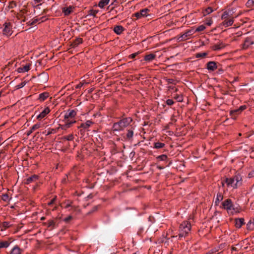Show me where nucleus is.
I'll use <instances>...</instances> for the list:
<instances>
[{
  "instance_id": "20e7f679",
  "label": "nucleus",
  "mask_w": 254,
  "mask_h": 254,
  "mask_svg": "<svg viewBox=\"0 0 254 254\" xmlns=\"http://www.w3.org/2000/svg\"><path fill=\"white\" fill-rule=\"evenodd\" d=\"M191 228L190 224L187 222H183L180 226L179 228V237H185L190 231Z\"/></svg>"
},
{
  "instance_id": "423d86ee",
  "label": "nucleus",
  "mask_w": 254,
  "mask_h": 254,
  "mask_svg": "<svg viewBox=\"0 0 254 254\" xmlns=\"http://www.w3.org/2000/svg\"><path fill=\"white\" fill-rule=\"evenodd\" d=\"M150 10L148 8H144L140 10L139 11L133 14L132 16H135L136 19H139L142 17H146L149 15Z\"/></svg>"
},
{
  "instance_id": "412c9836",
  "label": "nucleus",
  "mask_w": 254,
  "mask_h": 254,
  "mask_svg": "<svg viewBox=\"0 0 254 254\" xmlns=\"http://www.w3.org/2000/svg\"><path fill=\"white\" fill-rule=\"evenodd\" d=\"M49 97V93L47 92H44L39 95V100L41 102L45 100Z\"/></svg>"
},
{
  "instance_id": "a211bd4d",
  "label": "nucleus",
  "mask_w": 254,
  "mask_h": 254,
  "mask_svg": "<svg viewBox=\"0 0 254 254\" xmlns=\"http://www.w3.org/2000/svg\"><path fill=\"white\" fill-rule=\"evenodd\" d=\"M234 22V20L233 18H231L229 19H225L224 20L223 22V24L225 27H229L231 26Z\"/></svg>"
},
{
  "instance_id": "ddd939ff",
  "label": "nucleus",
  "mask_w": 254,
  "mask_h": 254,
  "mask_svg": "<svg viewBox=\"0 0 254 254\" xmlns=\"http://www.w3.org/2000/svg\"><path fill=\"white\" fill-rule=\"evenodd\" d=\"M38 179V176L36 175H34L31 177H28L25 180V184H29L31 183L34 182Z\"/></svg>"
},
{
  "instance_id": "5701e85b",
  "label": "nucleus",
  "mask_w": 254,
  "mask_h": 254,
  "mask_svg": "<svg viewBox=\"0 0 254 254\" xmlns=\"http://www.w3.org/2000/svg\"><path fill=\"white\" fill-rule=\"evenodd\" d=\"M73 9V7L72 6H69L67 7H64L63 8V12L64 13V15H67L71 13Z\"/></svg>"
},
{
  "instance_id": "e433bc0d",
  "label": "nucleus",
  "mask_w": 254,
  "mask_h": 254,
  "mask_svg": "<svg viewBox=\"0 0 254 254\" xmlns=\"http://www.w3.org/2000/svg\"><path fill=\"white\" fill-rule=\"evenodd\" d=\"M17 5L16 3L14 1H11L9 2V6L10 8H13Z\"/></svg>"
},
{
  "instance_id": "cd10ccee",
  "label": "nucleus",
  "mask_w": 254,
  "mask_h": 254,
  "mask_svg": "<svg viewBox=\"0 0 254 254\" xmlns=\"http://www.w3.org/2000/svg\"><path fill=\"white\" fill-rule=\"evenodd\" d=\"M165 146V144L163 143L157 142L154 143V148L157 149L162 148Z\"/></svg>"
},
{
  "instance_id": "c9c22d12",
  "label": "nucleus",
  "mask_w": 254,
  "mask_h": 254,
  "mask_svg": "<svg viewBox=\"0 0 254 254\" xmlns=\"http://www.w3.org/2000/svg\"><path fill=\"white\" fill-rule=\"evenodd\" d=\"M1 199L5 201H7L9 200V196L7 194L4 193L2 194L1 196Z\"/></svg>"
},
{
  "instance_id": "4be33fe9",
  "label": "nucleus",
  "mask_w": 254,
  "mask_h": 254,
  "mask_svg": "<svg viewBox=\"0 0 254 254\" xmlns=\"http://www.w3.org/2000/svg\"><path fill=\"white\" fill-rule=\"evenodd\" d=\"M244 219L238 218L235 220V225L237 228H240L244 224Z\"/></svg>"
},
{
  "instance_id": "f257e3e1",
  "label": "nucleus",
  "mask_w": 254,
  "mask_h": 254,
  "mask_svg": "<svg viewBox=\"0 0 254 254\" xmlns=\"http://www.w3.org/2000/svg\"><path fill=\"white\" fill-rule=\"evenodd\" d=\"M76 115V112L73 110H68L64 115V119L63 121L64 122V125L61 127L62 129H66L71 127L72 124L76 123V120L74 118Z\"/></svg>"
},
{
  "instance_id": "5fc2aeb1",
  "label": "nucleus",
  "mask_w": 254,
  "mask_h": 254,
  "mask_svg": "<svg viewBox=\"0 0 254 254\" xmlns=\"http://www.w3.org/2000/svg\"><path fill=\"white\" fill-rule=\"evenodd\" d=\"M33 131V130H32V128H31L30 130H29L28 131H27V135H29Z\"/></svg>"
},
{
  "instance_id": "a19ab883",
  "label": "nucleus",
  "mask_w": 254,
  "mask_h": 254,
  "mask_svg": "<svg viewBox=\"0 0 254 254\" xmlns=\"http://www.w3.org/2000/svg\"><path fill=\"white\" fill-rule=\"evenodd\" d=\"M246 5L248 7H252L254 5V2L252 0H248L247 2Z\"/></svg>"
},
{
  "instance_id": "8fccbe9b",
  "label": "nucleus",
  "mask_w": 254,
  "mask_h": 254,
  "mask_svg": "<svg viewBox=\"0 0 254 254\" xmlns=\"http://www.w3.org/2000/svg\"><path fill=\"white\" fill-rule=\"evenodd\" d=\"M39 20V19H33L32 22H31L30 24L34 25V24H36Z\"/></svg>"
},
{
  "instance_id": "4d7b16f0",
  "label": "nucleus",
  "mask_w": 254,
  "mask_h": 254,
  "mask_svg": "<svg viewBox=\"0 0 254 254\" xmlns=\"http://www.w3.org/2000/svg\"><path fill=\"white\" fill-rule=\"evenodd\" d=\"M43 0H34L35 3H39L42 1Z\"/></svg>"
},
{
  "instance_id": "72a5a7b5",
  "label": "nucleus",
  "mask_w": 254,
  "mask_h": 254,
  "mask_svg": "<svg viewBox=\"0 0 254 254\" xmlns=\"http://www.w3.org/2000/svg\"><path fill=\"white\" fill-rule=\"evenodd\" d=\"M42 127L41 124L40 123H37L33 125L31 128H32V130H35L36 129L41 127Z\"/></svg>"
},
{
  "instance_id": "bf43d9fd",
  "label": "nucleus",
  "mask_w": 254,
  "mask_h": 254,
  "mask_svg": "<svg viewBox=\"0 0 254 254\" xmlns=\"http://www.w3.org/2000/svg\"><path fill=\"white\" fill-rule=\"evenodd\" d=\"M97 209V206H95L93 208L92 211H95Z\"/></svg>"
},
{
  "instance_id": "c85d7f7f",
  "label": "nucleus",
  "mask_w": 254,
  "mask_h": 254,
  "mask_svg": "<svg viewBox=\"0 0 254 254\" xmlns=\"http://www.w3.org/2000/svg\"><path fill=\"white\" fill-rule=\"evenodd\" d=\"M223 195L220 193H218L217 194V197L215 200V203L216 204H217V203H219L220 201H221L223 199Z\"/></svg>"
},
{
  "instance_id": "6e6d98bb",
  "label": "nucleus",
  "mask_w": 254,
  "mask_h": 254,
  "mask_svg": "<svg viewBox=\"0 0 254 254\" xmlns=\"http://www.w3.org/2000/svg\"><path fill=\"white\" fill-rule=\"evenodd\" d=\"M212 23V21L210 20L208 22H207V24L209 26H210Z\"/></svg>"
},
{
  "instance_id": "6e6552de",
  "label": "nucleus",
  "mask_w": 254,
  "mask_h": 254,
  "mask_svg": "<svg viewBox=\"0 0 254 254\" xmlns=\"http://www.w3.org/2000/svg\"><path fill=\"white\" fill-rule=\"evenodd\" d=\"M4 27L3 30V34L9 36L12 34V26L9 23H5L4 24Z\"/></svg>"
},
{
  "instance_id": "37998d69",
  "label": "nucleus",
  "mask_w": 254,
  "mask_h": 254,
  "mask_svg": "<svg viewBox=\"0 0 254 254\" xmlns=\"http://www.w3.org/2000/svg\"><path fill=\"white\" fill-rule=\"evenodd\" d=\"M64 138L67 140H72L73 139V136L72 134H69L68 135L64 137Z\"/></svg>"
},
{
  "instance_id": "0e129e2a",
  "label": "nucleus",
  "mask_w": 254,
  "mask_h": 254,
  "mask_svg": "<svg viewBox=\"0 0 254 254\" xmlns=\"http://www.w3.org/2000/svg\"><path fill=\"white\" fill-rule=\"evenodd\" d=\"M45 219V217H41V220H44Z\"/></svg>"
},
{
  "instance_id": "58836bf2",
  "label": "nucleus",
  "mask_w": 254,
  "mask_h": 254,
  "mask_svg": "<svg viewBox=\"0 0 254 254\" xmlns=\"http://www.w3.org/2000/svg\"><path fill=\"white\" fill-rule=\"evenodd\" d=\"M26 84L25 81L22 82L20 83V84L17 85L15 87L16 89H18L22 87H23Z\"/></svg>"
},
{
  "instance_id": "9d476101",
  "label": "nucleus",
  "mask_w": 254,
  "mask_h": 254,
  "mask_svg": "<svg viewBox=\"0 0 254 254\" xmlns=\"http://www.w3.org/2000/svg\"><path fill=\"white\" fill-rule=\"evenodd\" d=\"M44 225L47 226V227L50 228V230H53L58 226V223L53 220H50L47 222L44 223Z\"/></svg>"
},
{
  "instance_id": "680f3d73",
  "label": "nucleus",
  "mask_w": 254,
  "mask_h": 254,
  "mask_svg": "<svg viewBox=\"0 0 254 254\" xmlns=\"http://www.w3.org/2000/svg\"><path fill=\"white\" fill-rule=\"evenodd\" d=\"M225 183V181H222V182H221L222 186L223 187L224 186Z\"/></svg>"
},
{
  "instance_id": "2eb2a0df",
  "label": "nucleus",
  "mask_w": 254,
  "mask_h": 254,
  "mask_svg": "<svg viewBox=\"0 0 254 254\" xmlns=\"http://www.w3.org/2000/svg\"><path fill=\"white\" fill-rule=\"evenodd\" d=\"M30 69V66L29 64L18 68L17 71L19 73H22L28 71Z\"/></svg>"
},
{
  "instance_id": "dca6fc26",
  "label": "nucleus",
  "mask_w": 254,
  "mask_h": 254,
  "mask_svg": "<svg viewBox=\"0 0 254 254\" xmlns=\"http://www.w3.org/2000/svg\"><path fill=\"white\" fill-rule=\"evenodd\" d=\"M22 250L20 249L18 246H15L11 250L10 254H21Z\"/></svg>"
},
{
  "instance_id": "7c9ffc66",
  "label": "nucleus",
  "mask_w": 254,
  "mask_h": 254,
  "mask_svg": "<svg viewBox=\"0 0 254 254\" xmlns=\"http://www.w3.org/2000/svg\"><path fill=\"white\" fill-rule=\"evenodd\" d=\"M205 29V26L203 25H201L199 26L198 27H197L195 30H194V31H195V33L196 32H201L204 30Z\"/></svg>"
},
{
  "instance_id": "bb28decb",
  "label": "nucleus",
  "mask_w": 254,
  "mask_h": 254,
  "mask_svg": "<svg viewBox=\"0 0 254 254\" xmlns=\"http://www.w3.org/2000/svg\"><path fill=\"white\" fill-rule=\"evenodd\" d=\"M10 243L8 241H0V248H6L9 246Z\"/></svg>"
},
{
  "instance_id": "c03bdc74",
  "label": "nucleus",
  "mask_w": 254,
  "mask_h": 254,
  "mask_svg": "<svg viewBox=\"0 0 254 254\" xmlns=\"http://www.w3.org/2000/svg\"><path fill=\"white\" fill-rule=\"evenodd\" d=\"M97 11H96V10H90L89 11V14L90 15H92L93 16H96V14H97Z\"/></svg>"
},
{
  "instance_id": "13d9d810",
  "label": "nucleus",
  "mask_w": 254,
  "mask_h": 254,
  "mask_svg": "<svg viewBox=\"0 0 254 254\" xmlns=\"http://www.w3.org/2000/svg\"><path fill=\"white\" fill-rule=\"evenodd\" d=\"M232 250L233 251H237V248H236V247H233L232 248Z\"/></svg>"
},
{
  "instance_id": "e2e57ef3",
  "label": "nucleus",
  "mask_w": 254,
  "mask_h": 254,
  "mask_svg": "<svg viewBox=\"0 0 254 254\" xmlns=\"http://www.w3.org/2000/svg\"><path fill=\"white\" fill-rule=\"evenodd\" d=\"M250 222L251 223H253L254 225V218L253 219V220L252 221H250Z\"/></svg>"
},
{
  "instance_id": "de8ad7c7",
  "label": "nucleus",
  "mask_w": 254,
  "mask_h": 254,
  "mask_svg": "<svg viewBox=\"0 0 254 254\" xmlns=\"http://www.w3.org/2000/svg\"><path fill=\"white\" fill-rule=\"evenodd\" d=\"M2 225L5 228H8L10 226V224L9 222H4L3 223Z\"/></svg>"
},
{
  "instance_id": "49530a36",
  "label": "nucleus",
  "mask_w": 254,
  "mask_h": 254,
  "mask_svg": "<svg viewBox=\"0 0 254 254\" xmlns=\"http://www.w3.org/2000/svg\"><path fill=\"white\" fill-rule=\"evenodd\" d=\"M138 54H139L138 52H136V53L132 54H131L129 56V58H131V59H134V58H135L136 57V56L137 55H138Z\"/></svg>"
},
{
  "instance_id": "f3484780",
  "label": "nucleus",
  "mask_w": 254,
  "mask_h": 254,
  "mask_svg": "<svg viewBox=\"0 0 254 254\" xmlns=\"http://www.w3.org/2000/svg\"><path fill=\"white\" fill-rule=\"evenodd\" d=\"M156 57V55L153 54H150L146 55L144 57V60L146 62H150L153 61Z\"/></svg>"
},
{
  "instance_id": "864d4df0",
  "label": "nucleus",
  "mask_w": 254,
  "mask_h": 254,
  "mask_svg": "<svg viewBox=\"0 0 254 254\" xmlns=\"http://www.w3.org/2000/svg\"><path fill=\"white\" fill-rule=\"evenodd\" d=\"M55 200V198H53V199H52L51 200V201L50 202L48 203V205H50L51 204H52L53 203H54V201Z\"/></svg>"
},
{
  "instance_id": "1a4fd4ad",
  "label": "nucleus",
  "mask_w": 254,
  "mask_h": 254,
  "mask_svg": "<svg viewBox=\"0 0 254 254\" xmlns=\"http://www.w3.org/2000/svg\"><path fill=\"white\" fill-rule=\"evenodd\" d=\"M50 112V110L48 107L45 108L36 117L38 120L43 119Z\"/></svg>"
},
{
  "instance_id": "6ab92c4d",
  "label": "nucleus",
  "mask_w": 254,
  "mask_h": 254,
  "mask_svg": "<svg viewBox=\"0 0 254 254\" xmlns=\"http://www.w3.org/2000/svg\"><path fill=\"white\" fill-rule=\"evenodd\" d=\"M92 124H93V122L88 120L84 123H82L79 127H82L84 129H87Z\"/></svg>"
},
{
  "instance_id": "aec40b11",
  "label": "nucleus",
  "mask_w": 254,
  "mask_h": 254,
  "mask_svg": "<svg viewBox=\"0 0 254 254\" xmlns=\"http://www.w3.org/2000/svg\"><path fill=\"white\" fill-rule=\"evenodd\" d=\"M225 47L224 44L222 42H220L218 44H215L212 46V49L213 50H219Z\"/></svg>"
},
{
  "instance_id": "f03ea898",
  "label": "nucleus",
  "mask_w": 254,
  "mask_h": 254,
  "mask_svg": "<svg viewBox=\"0 0 254 254\" xmlns=\"http://www.w3.org/2000/svg\"><path fill=\"white\" fill-rule=\"evenodd\" d=\"M132 121L130 118H124L117 123L114 124L113 129L114 131H120L128 126Z\"/></svg>"
},
{
  "instance_id": "393cba45",
  "label": "nucleus",
  "mask_w": 254,
  "mask_h": 254,
  "mask_svg": "<svg viewBox=\"0 0 254 254\" xmlns=\"http://www.w3.org/2000/svg\"><path fill=\"white\" fill-rule=\"evenodd\" d=\"M254 44V42L251 40L250 38H247L246 39L244 43V47L248 48L249 46Z\"/></svg>"
},
{
  "instance_id": "603ef678",
  "label": "nucleus",
  "mask_w": 254,
  "mask_h": 254,
  "mask_svg": "<svg viewBox=\"0 0 254 254\" xmlns=\"http://www.w3.org/2000/svg\"><path fill=\"white\" fill-rule=\"evenodd\" d=\"M176 99L179 102H182L183 101V98L182 96H178L176 97Z\"/></svg>"
},
{
  "instance_id": "f8f14e48",
  "label": "nucleus",
  "mask_w": 254,
  "mask_h": 254,
  "mask_svg": "<svg viewBox=\"0 0 254 254\" xmlns=\"http://www.w3.org/2000/svg\"><path fill=\"white\" fill-rule=\"evenodd\" d=\"M133 135V131L132 129L127 130L126 135L123 136L124 139L126 141H131Z\"/></svg>"
},
{
  "instance_id": "0eeeda50",
  "label": "nucleus",
  "mask_w": 254,
  "mask_h": 254,
  "mask_svg": "<svg viewBox=\"0 0 254 254\" xmlns=\"http://www.w3.org/2000/svg\"><path fill=\"white\" fill-rule=\"evenodd\" d=\"M195 33L193 29H190L187 30L185 33L182 34L178 37V40L179 41H185L187 40L189 37L191 36Z\"/></svg>"
},
{
  "instance_id": "f704fd0d",
  "label": "nucleus",
  "mask_w": 254,
  "mask_h": 254,
  "mask_svg": "<svg viewBox=\"0 0 254 254\" xmlns=\"http://www.w3.org/2000/svg\"><path fill=\"white\" fill-rule=\"evenodd\" d=\"M241 112V110H239V108L236 110H234L231 112V114L233 117L235 115H237Z\"/></svg>"
},
{
  "instance_id": "9b49d317",
  "label": "nucleus",
  "mask_w": 254,
  "mask_h": 254,
  "mask_svg": "<svg viewBox=\"0 0 254 254\" xmlns=\"http://www.w3.org/2000/svg\"><path fill=\"white\" fill-rule=\"evenodd\" d=\"M207 69L210 71H214L217 68V63L213 61L209 62L207 64Z\"/></svg>"
},
{
  "instance_id": "a18cd8bd",
  "label": "nucleus",
  "mask_w": 254,
  "mask_h": 254,
  "mask_svg": "<svg viewBox=\"0 0 254 254\" xmlns=\"http://www.w3.org/2000/svg\"><path fill=\"white\" fill-rule=\"evenodd\" d=\"M174 103V101L172 99H168L166 101V104L169 106L172 105Z\"/></svg>"
},
{
  "instance_id": "09e8293b",
  "label": "nucleus",
  "mask_w": 254,
  "mask_h": 254,
  "mask_svg": "<svg viewBox=\"0 0 254 254\" xmlns=\"http://www.w3.org/2000/svg\"><path fill=\"white\" fill-rule=\"evenodd\" d=\"M72 219V217L71 216H69L65 218L64 219V221L65 222H68Z\"/></svg>"
},
{
  "instance_id": "4468645a",
  "label": "nucleus",
  "mask_w": 254,
  "mask_h": 254,
  "mask_svg": "<svg viewBox=\"0 0 254 254\" xmlns=\"http://www.w3.org/2000/svg\"><path fill=\"white\" fill-rule=\"evenodd\" d=\"M124 30V28L121 25L115 26L114 28V31L118 35H120Z\"/></svg>"
},
{
  "instance_id": "ea45409f",
  "label": "nucleus",
  "mask_w": 254,
  "mask_h": 254,
  "mask_svg": "<svg viewBox=\"0 0 254 254\" xmlns=\"http://www.w3.org/2000/svg\"><path fill=\"white\" fill-rule=\"evenodd\" d=\"M157 158L161 161H165L167 159V156L166 155L163 154L159 156Z\"/></svg>"
},
{
  "instance_id": "c756f323",
  "label": "nucleus",
  "mask_w": 254,
  "mask_h": 254,
  "mask_svg": "<svg viewBox=\"0 0 254 254\" xmlns=\"http://www.w3.org/2000/svg\"><path fill=\"white\" fill-rule=\"evenodd\" d=\"M207 55V53L204 52V53H198L196 54L195 57L197 58H204Z\"/></svg>"
},
{
  "instance_id": "b1692460",
  "label": "nucleus",
  "mask_w": 254,
  "mask_h": 254,
  "mask_svg": "<svg viewBox=\"0 0 254 254\" xmlns=\"http://www.w3.org/2000/svg\"><path fill=\"white\" fill-rule=\"evenodd\" d=\"M109 1L110 0H101L98 3V6L100 8H103L109 3Z\"/></svg>"
},
{
  "instance_id": "4c0bfd02",
  "label": "nucleus",
  "mask_w": 254,
  "mask_h": 254,
  "mask_svg": "<svg viewBox=\"0 0 254 254\" xmlns=\"http://www.w3.org/2000/svg\"><path fill=\"white\" fill-rule=\"evenodd\" d=\"M87 84V82L84 81H83L82 82H80L78 84H77L76 86V89H78V88H81L82 86H83V85L84 84Z\"/></svg>"
},
{
  "instance_id": "2f4dec72",
  "label": "nucleus",
  "mask_w": 254,
  "mask_h": 254,
  "mask_svg": "<svg viewBox=\"0 0 254 254\" xmlns=\"http://www.w3.org/2000/svg\"><path fill=\"white\" fill-rule=\"evenodd\" d=\"M230 17L229 12L228 11H224L222 15L221 19L223 20L227 19Z\"/></svg>"
},
{
  "instance_id": "7ed1b4c3",
  "label": "nucleus",
  "mask_w": 254,
  "mask_h": 254,
  "mask_svg": "<svg viewBox=\"0 0 254 254\" xmlns=\"http://www.w3.org/2000/svg\"><path fill=\"white\" fill-rule=\"evenodd\" d=\"M223 208L226 209L227 212L230 214H234L237 213L238 210L237 208H235L230 199H227L222 202Z\"/></svg>"
},
{
  "instance_id": "a878e982",
  "label": "nucleus",
  "mask_w": 254,
  "mask_h": 254,
  "mask_svg": "<svg viewBox=\"0 0 254 254\" xmlns=\"http://www.w3.org/2000/svg\"><path fill=\"white\" fill-rule=\"evenodd\" d=\"M82 43V39L80 38H76L74 41L73 42L72 45L73 47H75L78 46V45Z\"/></svg>"
},
{
  "instance_id": "39448f33",
  "label": "nucleus",
  "mask_w": 254,
  "mask_h": 254,
  "mask_svg": "<svg viewBox=\"0 0 254 254\" xmlns=\"http://www.w3.org/2000/svg\"><path fill=\"white\" fill-rule=\"evenodd\" d=\"M241 178L238 176H235L233 178H226L225 179V183L228 187L231 186L233 188H237L241 184L240 181Z\"/></svg>"
},
{
  "instance_id": "3c124183",
  "label": "nucleus",
  "mask_w": 254,
  "mask_h": 254,
  "mask_svg": "<svg viewBox=\"0 0 254 254\" xmlns=\"http://www.w3.org/2000/svg\"><path fill=\"white\" fill-rule=\"evenodd\" d=\"M246 109V106L244 105L242 106L239 108V110H241V112H242L243 110Z\"/></svg>"
},
{
  "instance_id": "473e14b6",
  "label": "nucleus",
  "mask_w": 254,
  "mask_h": 254,
  "mask_svg": "<svg viewBox=\"0 0 254 254\" xmlns=\"http://www.w3.org/2000/svg\"><path fill=\"white\" fill-rule=\"evenodd\" d=\"M213 11V10L212 8V7H208L205 10V11L204 12V15H205L209 14L211 13V12H212Z\"/></svg>"
},
{
  "instance_id": "052dcab7",
  "label": "nucleus",
  "mask_w": 254,
  "mask_h": 254,
  "mask_svg": "<svg viewBox=\"0 0 254 254\" xmlns=\"http://www.w3.org/2000/svg\"><path fill=\"white\" fill-rule=\"evenodd\" d=\"M70 206V204H67L65 206V208H68Z\"/></svg>"
},
{
  "instance_id": "79ce46f5",
  "label": "nucleus",
  "mask_w": 254,
  "mask_h": 254,
  "mask_svg": "<svg viewBox=\"0 0 254 254\" xmlns=\"http://www.w3.org/2000/svg\"><path fill=\"white\" fill-rule=\"evenodd\" d=\"M246 5L248 7H252L254 5V2L252 0H248L247 2Z\"/></svg>"
}]
</instances>
